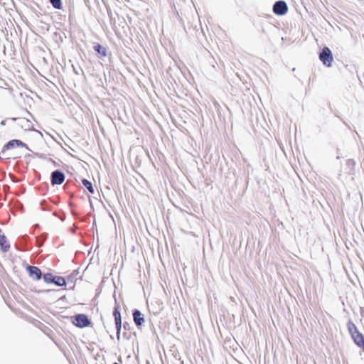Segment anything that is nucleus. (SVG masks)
<instances>
[{"label":"nucleus","instance_id":"obj_1","mask_svg":"<svg viewBox=\"0 0 364 364\" xmlns=\"http://www.w3.org/2000/svg\"><path fill=\"white\" fill-rule=\"evenodd\" d=\"M347 327H348V330L350 334L351 335L355 343L358 346L363 348L364 350V336L358 330L357 326L355 325V323L351 320H349L347 323Z\"/></svg>","mask_w":364,"mask_h":364},{"label":"nucleus","instance_id":"obj_2","mask_svg":"<svg viewBox=\"0 0 364 364\" xmlns=\"http://www.w3.org/2000/svg\"><path fill=\"white\" fill-rule=\"evenodd\" d=\"M319 59L323 64L327 67H331L333 58L331 50L328 47H324L319 54Z\"/></svg>","mask_w":364,"mask_h":364},{"label":"nucleus","instance_id":"obj_3","mask_svg":"<svg viewBox=\"0 0 364 364\" xmlns=\"http://www.w3.org/2000/svg\"><path fill=\"white\" fill-rule=\"evenodd\" d=\"M273 12L279 16L284 15L288 11V6L284 1H277L272 8Z\"/></svg>","mask_w":364,"mask_h":364},{"label":"nucleus","instance_id":"obj_4","mask_svg":"<svg viewBox=\"0 0 364 364\" xmlns=\"http://www.w3.org/2000/svg\"><path fill=\"white\" fill-rule=\"evenodd\" d=\"M113 316L114 318L115 326L117 329V340L120 339V332L122 329V316L120 311L118 310V307H115L113 311Z\"/></svg>","mask_w":364,"mask_h":364},{"label":"nucleus","instance_id":"obj_5","mask_svg":"<svg viewBox=\"0 0 364 364\" xmlns=\"http://www.w3.org/2000/svg\"><path fill=\"white\" fill-rule=\"evenodd\" d=\"M73 323L78 327H85L90 324L89 319L84 314H77L74 317Z\"/></svg>","mask_w":364,"mask_h":364},{"label":"nucleus","instance_id":"obj_6","mask_svg":"<svg viewBox=\"0 0 364 364\" xmlns=\"http://www.w3.org/2000/svg\"><path fill=\"white\" fill-rule=\"evenodd\" d=\"M65 181V175L60 171H55L51 174V183L54 185H60Z\"/></svg>","mask_w":364,"mask_h":364},{"label":"nucleus","instance_id":"obj_7","mask_svg":"<svg viewBox=\"0 0 364 364\" xmlns=\"http://www.w3.org/2000/svg\"><path fill=\"white\" fill-rule=\"evenodd\" d=\"M26 270L29 274V277L33 278V279L38 280L41 279L42 273L41 269L35 266L28 265L26 267Z\"/></svg>","mask_w":364,"mask_h":364},{"label":"nucleus","instance_id":"obj_8","mask_svg":"<svg viewBox=\"0 0 364 364\" xmlns=\"http://www.w3.org/2000/svg\"><path fill=\"white\" fill-rule=\"evenodd\" d=\"M92 48L97 53L99 58H106L107 56V48L99 43H94Z\"/></svg>","mask_w":364,"mask_h":364},{"label":"nucleus","instance_id":"obj_9","mask_svg":"<svg viewBox=\"0 0 364 364\" xmlns=\"http://www.w3.org/2000/svg\"><path fill=\"white\" fill-rule=\"evenodd\" d=\"M134 321L137 327H140L144 323V315L138 309H134L132 313Z\"/></svg>","mask_w":364,"mask_h":364},{"label":"nucleus","instance_id":"obj_10","mask_svg":"<svg viewBox=\"0 0 364 364\" xmlns=\"http://www.w3.org/2000/svg\"><path fill=\"white\" fill-rule=\"evenodd\" d=\"M9 248L10 245L7 241L6 237L0 230V250L4 252H6L9 251Z\"/></svg>","mask_w":364,"mask_h":364},{"label":"nucleus","instance_id":"obj_11","mask_svg":"<svg viewBox=\"0 0 364 364\" xmlns=\"http://www.w3.org/2000/svg\"><path fill=\"white\" fill-rule=\"evenodd\" d=\"M23 145V143L18 139H14L11 141H9L4 146V150H9L11 149L15 146H22Z\"/></svg>","mask_w":364,"mask_h":364},{"label":"nucleus","instance_id":"obj_12","mask_svg":"<svg viewBox=\"0 0 364 364\" xmlns=\"http://www.w3.org/2000/svg\"><path fill=\"white\" fill-rule=\"evenodd\" d=\"M52 282L60 287L65 285V280L62 277H54L52 279Z\"/></svg>","mask_w":364,"mask_h":364},{"label":"nucleus","instance_id":"obj_13","mask_svg":"<svg viewBox=\"0 0 364 364\" xmlns=\"http://www.w3.org/2000/svg\"><path fill=\"white\" fill-rule=\"evenodd\" d=\"M50 3L52 4L53 6L55 9H62V3L61 0H49Z\"/></svg>","mask_w":364,"mask_h":364},{"label":"nucleus","instance_id":"obj_14","mask_svg":"<svg viewBox=\"0 0 364 364\" xmlns=\"http://www.w3.org/2000/svg\"><path fill=\"white\" fill-rule=\"evenodd\" d=\"M82 183L83 185L87 188V189L91 192V182H90L87 179H83L82 180Z\"/></svg>","mask_w":364,"mask_h":364},{"label":"nucleus","instance_id":"obj_15","mask_svg":"<svg viewBox=\"0 0 364 364\" xmlns=\"http://www.w3.org/2000/svg\"><path fill=\"white\" fill-rule=\"evenodd\" d=\"M43 277L45 281L47 282H52V279L53 278L51 274H46Z\"/></svg>","mask_w":364,"mask_h":364},{"label":"nucleus","instance_id":"obj_16","mask_svg":"<svg viewBox=\"0 0 364 364\" xmlns=\"http://www.w3.org/2000/svg\"><path fill=\"white\" fill-rule=\"evenodd\" d=\"M347 164L348 166H354L355 165V161L353 160L349 159V160L347 161Z\"/></svg>","mask_w":364,"mask_h":364},{"label":"nucleus","instance_id":"obj_17","mask_svg":"<svg viewBox=\"0 0 364 364\" xmlns=\"http://www.w3.org/2000/svg\"><path fill=\"white\" fill-rule=\"evenodd\" d=\"M128 326L127 323H124V328L126 329Z\"/></svg>","mask_w":364,"mask_h":364}]
</instances>
